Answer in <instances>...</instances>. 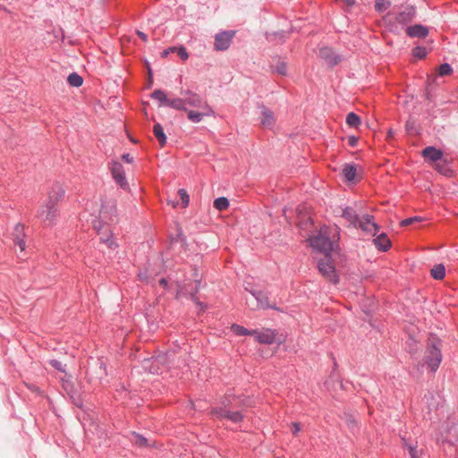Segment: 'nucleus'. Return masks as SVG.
Listing matches in <instances>:
<instances>
[{"instance_id": "25", "label": "nucleus", "mask_w": 458, "mask_h": 458, "mask_svg": "<svg viewBox=\"0 0 458 458\" xmlns=\"http://www.w3.org/2000/svg\"><path fill=\"white\" fill-rule=\"evenodd\" d=\"M183 100H184V97L182 98H177L169 99V101L167 102V106L174 108L175 110L187 112L185 101H183Z\"/></svg>"}, {"instance_id": "29", "label": "nucleus", "mask_w": 458, "mask_h": 458, "mask_svg": "<svg viewBox=\"0 0 458 458\" xmlns=\"http://www.w3.org/2000/svg\"><path fill=\"white\" fill-rule=\"evenodd\" d=\"M151 98L159 101L164 106H167V102L169 101L166 94L161 89L154 90L151 94Z\"/></svg>"}, {"instance_id": "48", "label": "nucleus", "mask_w": 458, "mask_h": 458, "mask_svg": "<svg viewBox=\"0 0 458 458\" xmlns=\"http://www.w3.org/2000/svg\"><path fill=\"white\" fill-rule=\"evenodd\" d=\"M186 292L182 286L178 285L176 298L179 299L181 296L185 295Z\"/></svg>"}, {"instance_id": "41", "label": "nucleus", "mask_w": 458, "mask_h": 458, "mask_svg": "<svg viewBox=\"0 0 458 458\" xmlns=\"http://www.w3.org/2000/svg\"><path fill=\"white\" fill-rule=\"evenodd\" d=\"M275 71H276L277 73L281 74V75H285V74H286V72H287V66H286V64H285L284 62H280V63L276 65V67Z\"/></svg>"}, {"instance_id": "12", "label": "nucleus", "mask_w": 458, "mask_h": 458, "mask_svg": "<svg viewBox=\"0 0 458 458\" xmlns=\"http://www.w3.org/2000/svg\"><path fill=\"white\" fill-rule=\"evenodd\" d=\"M357 227L373 235H375L379 229L378 225L374 222L373 216L370 215H365L361 218H359Z\"/></svg>"}, {"instance_id": "24", "label": "nucleus", "mask_w": 458, "mask_h": 458, "mask_svg": "<svg viewBox=\"0 0 458 458\" xmlns=\"http://www.w3.org/2000/svg\"><path fill=\"white\" fill-rule=\"evenodd\" d=\"M430 276L436 280H442L445 276V267L443 264L435 265L430 270Z\"/></svg>"}, {"instance_id": "13", "label": "nucleus", "mask_w": 458, "mask_h": 458, "mask_svg": "<svg viewBox=\"0 0 458 458\" xmlns=\"http://www.w3.org/2000/svg\"><path fill=\"white\" fill-rule=\"evenodd\" d=\"M253 331L254 333L252 335L255 337V340L259 344H272L276 340V330H273L271 328H265L262 331Z\"/></svg>"}, {"instance_id": "44", "label": "nucleus", "mask_w": 458, "mask_h": 458, "mask_svg": "<svg viewBox=\"0 0 458 458\" xmlns=\"http://www.w3.org/2000/svg\"><path fill=\"white\" fill-rule=\"evenodd\" d=\"M196 292H197V289L195 290V292H194V293H191V300H192V301H194L198 306H199V307H200V310H204L206 309V305H205L203 302L199 301L196 298V296H195V293H196Z\"/></svg>"}, {"instance_id": "28", "label": "nucleus", "mask_w": 458, "mask_h": 458, "mask_svg": "<svg viewBox=\"0 0 458 458\" xmlns=\"http://www.w3.org/2000/svg\"><path fill=\"white\" fill-rule=\"evenodd\" d=\"M231 330L236 335H252L254 331L249 330L245 328L242 326H240L238 324H233L231 326Z\"/></svg>"}, {"instance_id": "51", "label": "nucleus", "mask_w": 458, "mask_h": 458, "mask_svg": "<svg viewBox=\"0 0 458 458\" xmlns=\"http://www.w3.org/2000/svg\"><path fill=\"white\" fill-rule=\"evenodd\" d=\"M137 34L138 36L143 40V41H148V36L147 34H145L144 32L142 31H140V30H137Z\"/></svg>"}, {"instance_id": "3", "label": "nucleus", "mask_w": 458, "mask_h": 458, "mask_svg": "<svg viewBox=\"0 0 458 458\" xmlns=\"http://www.w3.org/2000/svg\"><path fill=\"white\" fill-rule=\"evenodd\" d=\"M184 96L185 105L197 108L199 111H193L187 109L188 119L195 123L201 122L205 116H212L215 114L212 107L205 101L199 95L191 91L185 90L182 92Z\"/></svg>"}, {"instance_id": "6", "label": "nucleus", "mask_w": 458, "mask_h": 458, "mask_svg": "<svg viewBox=\"0 0 458 458\" xmlns=\"http://www.w3.org/2000/svg\"><path fill=\"white\" fill-rule=\"evenodd\" d=\"M318 267L320 274L329 282L336 284L338 282V276L333 265L332 259L329 255H325L318 262Z\"/></svg>"}, {"instance_id": "53", "label": "nucleus", "mask_w": 458, "mask_h": 458, "mask_svg": "<svg viewBox=\"0 0 458 458\" xmlns=\"http://www.w3.org/2000/svg\"><path fill=\"white\" fill-rule=\"evenodd\" d=\"M191 406L192 409H194V407H193L194 404L192 403H191Z\"/></svg>"}, {"instance_id": "35", "label": "nucleus", "mask_w": 458, "mask_h": 458, "mask_svg": "<svg viewBox=\"0 0 458 458\" xmlns=\"http://www.w3.org/2000/svg\"><path fill=\"white\" fill-rule=\"evenodd\" d=\"M427 54H428L427 49L424 47L419 46V47H414L412 50L413 56L418 59H423L424 57H426Z\"/></svg>"}, {"instance_id": "30", "label": "nucleus", "mask_w": 458, "mask_h": 458, "mask_svg": "<svg viewBox=\"0 0 458 458\" xmlns=\"http://www.w3.org/2000/svg\"><path fill=\"white\" fill-rule=\"evenodd\" d=\"M229 207V200L225 197H219L214 200V208L218 211H225Z\"/></svg>"}, {"instance_id": "50", "label": "nucleus", "mask_w": 458, "mask_h": 458, "mask_svg": "<svg viewBox=\"0 0 458 458\" xmlns=\"http://www.w3.org/2000/svg\"><path fill=\"white\" fill-rule=\"evenodd\" d=\"M339 1L347 6H352L355 4V0H339Z\"/></svg>"}, {"instance_id": "21", "label": "nucleus", "mask_w": 458, "mask_h": 458, "mask_svg": "<svg viewBox=\"0 0 458 458\" xmlns=\"http://www.w3.org/2000/svg\"><path fill=\"white\" fill-rule=\"evenodd\" d=\"M374 243L378 250L383 251H386L391 247V241L386 233H381L375 238Z\"/></svg>"}, {"instance_id": "34", "label": "nucleus", "mask_w": 458, "mask_h": 458, "mask_svg": "<svg viewBox=\"0 0 458 458\" xmlns=\"http://www.w3.org/2000/svg\"><path fill=\"white\" fill-rule=\"evenodd\" d=\"M391 5V3L389 0H377L375 3V9L379 12H385L386 11Z\"/></svg>"}, {"instance_id": "23", "label": "nucleus", "mask_w": 458, "mask_h": 458, "mask_svg": "<svg viewBox=\"0 0 458 458\" xmlns=\"http://www.w3.org/2000/svg\"><path fill=\"white\" fill-rule=\"evenodd\" d=\"M153 132L160 146L164 147L166 143V136L164 132L162 125L160 123H156L153 128Z\"/></svg>"}, {"instance_id": "49", "label": "nucleus", "mask_w": 458, "mask_h": 458, "mask_svg": "<svg viewBox=\"0 0 458 458\" xmlns=\"http://www.w3.org/2000/svg\"><path fill=\"white\" fill-rule=\"evenodd\" d=\"M348 141H349L350 146L355 147L358 142V139L354 136H352V137H349Z\"/></svg>"}, {"instance_id": "19", "label": "nucleus", "mask_w": 458, "mask_h": 458, "mask_svg": "<svg viewBox=\"0 0 458 458\" xmlns=\"http://www.w3.org/2000/svg\"><path fill=\"white\" fill-rule=\"evenodd\" d=\"M342 216L347 222H349L350 225H353L354 227H357L359 216L352 208L347 207L344 208L342 212Z\"/></svg>"}, {"instance_id": "14", "label": "nucleus", "mask_w": 458, "mask_h": 458, "mask_svg": "<svg viewBox=\"0 0 458 458\" xmlns=\"http://www.w3.org/2000/svg\"><path fill=\"white\" fill-rule=\"evenodd\" d=\"M421 154L425 160L433 166L443 158V152L434 147L425 148Z\"/></svg>"}, {"instance_id": "54", "label": "nucleus", "mask_w": 458, "mask_h": 458, "mask_svg": "<svg viewBox=\"0 0 458 458\" xmlns=\"http://www.w3.org/2000/svg\"><path fill=\"white\" fill-rule=\"evenodd\" d=\"M458 458V457H457Z\"/></svg>"}, {"instance_id": "32", "label": "nucleus", "mask_w": 458, "mask_h": 458, "mask_svg": "<svg viewBox=\"0 0 458 458\" xmlns=\"http://www.w3.org/2000/svg\"><path fill=\"white\" fill-rule=\"evenodd\" d=\"M131 435L133 436V444L136 445L139 447H147L149 446L148 441L146 437L137 434L135 432H132Z\"/></svg>"}, {"instance_id": "4", "label": "nucleus", "mask_w": 458, "mask_h": 458, "mask_svg": "<svg viewBox=\"0 0 458 458\" xmlns=\"http://www.w3.org/2000/svg\"><path fill=\"white\" fill-rule=\"evenodd\" d=\"M441 340L431 335L428 340L425 362L432 372H436L442 361Z\"/></svg>"}, {"instance_id": "1", "label": "nucleus", "mask_w": 458, "mask_h": 458, "mask_svg": "<svg viewBox=\"0 0 458 458\" xmlns=\"http://www.w3.org/2000/svg\"><path fill=\"white\" fill-rule=\"evenodd\" d=\"M115 216V205L114 202L108 201L102 205L99 210V218L93 223V227L99 235L100 241L106 243L110 249H115L117 247V244L113 239V232L110 228V223L114 221Z\"/></svg>"}, {"instance_id": "26", "label": "nucleus", "mask_w": 458, "mask_h": 458, "mask_svg": "<svg viewBox=\"0 0 458 458\" xmlns=\"http://www.w3.org/2000/svg\"><path fill=\"white\" fill-rule=\"evenodd\" d=\"M435 169L437 170L440 174L445 176H451L453 174V171L448 167L445 160H441L437 164H435Z\"/></svg>"}, {"instance_id": "18", "label": "nucleus", "mask_w": 458, "mask_h": 458, "mask_svg": "<svg viewBox=\"0 0 458 458\" xmlns=\"http://www.w3.org/2000/svg\"><path fill=\"white\" fill-rule=\"evenodd\" d=\"M406 34L411 38H425L428 34V30L422 25L417 24L408 27Z\"/></svg>"}, {"instance_id": "31", "label": "nucleus", "mask_w": 458, "mask_h": 458, "mask_svg": "<svg viewBox=\"0 0 458 458\" xmlns=\"http://www.w3.org/2000/svg\"><path fill=\"white\" fill-rule=\"evenodd\" d=\"M67 81L72 87H80L83 83V79L78 73L72 72L68 76Z\"/></svg>"}, {"instance_id": "2", "label": "nucleus", "mask_w": 458, "mask_h": 458, "mask_svg": "<svg viewBox=\"0 0 458 458\" xmlns=\"http://www.w3.org/2000/svg\"><path fill=\"white\" fill-rule=\"evenodd\" d=\"M339 231L337 225L321 227L317 235L309 237L310 244L325 255H329L340 238Z\"/></svg>"}, {"instance_id": "17", "label": "nucleus", "mask_w": 458, "mask_h": 458, "mask_svg": "<svg viewBox=\"0 0 458 458\" xmlns=\"http://www.w3.org/2000/svg\"><path fill=\"white\" fill-rule=\"evenodd\" d=\"M319 56L326 60L330 65H335L340 62V57L336 55L329 47L320 48Z\"/></svg>"}, {"instance_id": "39", "label": "nucleus", "mask_w": 458, "mask_h": 458, "mask_svg": "<svg viewBox=\"0 0 458 458\" xmlns=\"http://www.w3.org/2000/svg\"><path fill=\"white\" fill-rule=\"evenodd\" d=\"M175 52L177 53L179 57L183 61L189 58L188 52L184 47H176Z\"/></svg>"}, {"instance_id": "40", "label": "nucleus", "mask_w": 458, "mask_h": 458, "mask_svg": "<svg viewBox=\"0 0 458 458\" xmlns=\"http://www.w3.org/2000/svg\"><path fill=\"white\" fill-rule=\"evenodd\" d=\"M232 403L233 401L231 396H225L220 402L221 406L218 408L228 410V408L232 405Z\"/></svg>"}, {"instance_id": "37", "label": "nucleus", "mask_w": 458, "mask_h": 458, "mask_svg": "<svg viewBox=\"0 0 458 458\" xmlns=\"http://www.w3.org/2000/svg\"><path fill=\"white\" fill-rule=\"evenodd\" d=\"M453 72L452 67L448 64H443L439 66L438 73L440 76H445L451 74Z\"/></svg>"}, {"instance_id": "45", "label": "nucleus", "mask_w": 458, "mask_h": 458, "mask_svg": "<svg viewBox=\"0 0 458 458\" xmlns=\"http://www.w3.org/2000/svg\"><path fill=\"white\" fill-rule=\"evenodd\" d=\"M291 428L293 435H297L301 431V425L298 422H293Z\"/></svg>"}, {"instance_id": "22", "label": "nucleus", "mask_w": 458, "mask_h": 458, "mask_svg": "<svg viewBox=\"0 0 458 458\" xmlns=\"http://www.w3.org/2000/svg\"><path fill=\"white\" fill-rule=\"evenodd\" d=\"M342 173L348 182H353L357 175V167L352 164H345L342 169Z\"/></svg>"}, {"instance_id": "11", "label": "nucleus", "mask_w": 458, "mask_h": 458, "mask_svg": "<svg viewBox=\"0 0 458 458\" xmlns=\"http://www.w3.org/2000/svg\"><path fill=\"white\" fill-rule=\"evenodd\" d=\"M211 414L217 419H227L232 422L237 423L242 420L243 415L240 411H231L222 408H212Z\"/></svg>"}, {"instance_id": "20", "label": "nucleus", "mask_w": 458, "mask_h": 458, "mask_svg": "<svg viewBox=\"0 0 458 458\" xmlns=\"http://www.w3.org/2000/svg\"><path fill=\"white\" fill-rule=\"evenodd\" d=\"M23 230H24V228H23V225H17L15 226V236L13 238V242H14V244L20 248L21 251H23L26 247V243L23 240V235H24Z\"/></svg>"}, {"instance_id": "33", "label": "nucleus", "mask_w": 458, "mask_h": 458, "mask_svg": "<svg viewBox=\"0 0 458 458\" xmlns=\"http://www.w3.org/2000/svg\"><path fill=\"white\" fill-rule=\"evenodd\" d=\"M298 226L301 231H304L308 233V232H310V228L313 226V221L310 216L307 218L300 219Z\"/></svg>"}, {"instance_id": "27", "label": "nucleus", "mask_w": 458, "mask_h": 458, "mask_svg": "<svg viewBox=\"0 0 458 458\" xmlns=\"http://www.w3.org/2000/svg\"><path fill=\"white\" fill-rule=\"evenodd\" d=\"M346 123L352 128H358L360 123L361 120L358 114L355 113H349L346 116Z\"/></svg>"}, {"instance_id": "10", "label": "nucleus", "mask_w": 458, "mask_h": 458, "mask_svg": "<svg viewBox=\"0 0 458 458\" xmlns=\"http://www.w3.org/2000/svg\"><path fill=\"white\" fill-rule=\"evenodd\" d=\"M235 35L233 30H226L217 33L215 36L214 47L216 51H225L229 48Z\"/></svg>"}, {"instance_id": "7", "label": "nucleus", "mask_w": 458, "mask_h": 458, "mask_svg": "<svg viewBox=\"0 0 458 458\" xmlns=\"http://www.w3.org/2000/svg\"><path fill=\"white\" fill-rule=\"evenodd\" d=\"M250 293L253 300L250 301L247 299L246 303L251 310H277L275 306L269 304L268 297L265 293L260 291H250Z\"/></svg>"}, {"instance_id": "38", "label": "nucleus", "mask_w": 458, "mask_h": 458, "mask_svg": "<svg viewBox=\"0 0 458 458\" xmlns=\"http://www.w3.org/2000/svg\"><path fill=\"white\" fill-rule=\"evenodd\" d=\"M178 195L180 196V198L182 201L183 207H187L189 204V201H190V197H189L187 191L184 189H180L178 191Z\"/></svg>"}, {"instance_id": "47", "label": "nucleus", "mask_w": 458, "mask_h": 458, "mask_svg": "<svg viewBox=\"0 0 458 458\" xmlns=\"http://www.w3.org/2000/svg\"><path fill=\"white\" fill-rule=\"evenodd\" d=\"M175 49H176V47H169V48L164 50L162 53V56L166 57L170 53H174Z\"/></svg>"}, {"instance_id": "36", "label": "nucleus", "mask_w": 458, "mask_h": 458, "mask_svg": "<svg viewBox=\"0 0 458 458\" xmlns=\"http://www.w3.org/2000/svg\"><path fill=\"white\" fill-rule=\"evenodd\" d=\"M409 454L411 458H424L422 450H418L416 446H409Z\"/></svg>"}, {"instance_id": "43", "label": "nucleus", "mask_w": 458, "mask_h": 458, "mask_svg": "<svg viewBox=\"0 0 458 458\" xmlns=\"http://www.w3.org/2000/svg\"><path fill=\"white\" fill-rule=\"evenodd\" d=\"M421 219L418 216H414V217H410V218H406L404 220H403L401 222V225L402 226H407V225H411L413 222L415 221H420Z\"/></svg>"}, {"instance_id": "9", "label": "nucleus", "mask_w": 458, "mask_h": 458, "mask_svg": "<svg viewBox=\"0 0 458 458\" xmlns=\"http://www.w3.org/2000/svg\"><path fill=\"white\" fill-rule=\"evenodd\" d=\"M110 171L113 179L115 182L123 190H127L129 188L128 182L125 177V173L123 165L115 160H113L110 163Z\"/></svg>"}, {"instance_id": "16", "label": "nucleus", "mask_w": 458, "mask_h": 458, "mask_svg": "<svg viewBox=\"0 0 458 458\" xmlns=\"http://www.w3.org/2000/svg\"><path fill=\"white\" fill-rule=\"evenodd\" d=\"M276 119L273 112L267 107L262 106H261V117L260 123L263 127L272 128L275 124Z\"/></svg>"}, {"instance_id": "52", "label": "nucleus", "mask_w": 458, "mask_h": 458, "mask_svg": "<svg viewBox=\"0 0 458 458\" xmlns=\"http://www.w3.org/2000/svg\"><path fill=\"white\" fill-rule=\"evenodd\" d=\"M159 284L162 285L163 287H166V285H167L166 279H165V278L160 279L159 280Z\"/></svg>"}, {"instance_id": "8", "label": "nucleus", "mask_w": 458, "mask_h": 458, "mask_svg": "<svg viewBox=\"0 0 458 458\" xmlns=\"http://www.w3.org/2000/svg\"><path fill=\"white\" fill-rule=\"evenodd\" d=\"M64 193L65 190L63 184L59 182H55L51 184L44 203L53 207H58V203L64 199Z\"/></svg>"}, {"instance_id": "5", "label": "nucleus", "mask_w": 458, "mask_h": 458, "mask_svg": "<svg viewBox=\"0 0 458 458\" xmlns=\"http://www.w3.org/2000/svg\"><path fill=\"white\" fill-rule=\"evenodd\" d=\"M59 216L58 207H53L43 203L37 213V217L40 220L44 226H52L55 224Z\"/></svg>"}, {"instance_id": "42", "label": "nucleus", "mask_w": 458, "mask_h": 458, "mask_svg": "<svg viewBox=\"0 0 458 458\" xmlns=\"http://www.w3.org/2000/svg\"><path fill=\"white\" fill-rule=\"evenodd\" d=\"M49 363L51 364V366L53 368H55V369L61 371V372H65V369H64V365L62 364L61 361L57 360H51L49 361Z\"/></svg>"}, {"instance_id": "46", "label": "nucleus", "mask_w": 458, "mask_h": 458, "mask_svg": "<svg viewBox=\"0 0 458 458\" xmlns=\"http://www.w3.org/2000/svg\"><path fill=\"white\" fill-rule=\"evenodd\" d=\"M122 159L128 164H131L133 162V157L128 153L123 154L122 156Z\"/></svg>"}, {"instance_id": "15", "label": "nucleus", "mask_w": 458, "mask_h": 458, "mask_svg": "<svg viewBox=\"0 0 458 458\" xmlns=\"http://www.w3.org/2000/svg\"><path fill=\"white\" fill-rule=\"evenodd\" d=\"M415 17V9L413 7H406L403 11L397 13L395 21L400 24H408Z\"/></svg>"}]
</instances>
